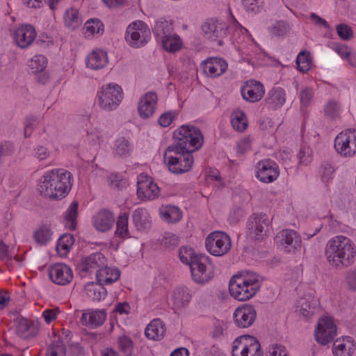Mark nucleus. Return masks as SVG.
Wrapping results in <instances>:
<instances>
[{
  "label": "nucleus",
  "instance_id": "obj_1",
  "mask_svg": "<svg viewBox=\"0 0 356 356\" xmlns=\"http://www.w3.org/2000/svg\"><path fill=\"white\" fill-rule=\"evenodd\" d=\"M325 256L332 267L337 269L348 268L355 261V245L346 236L341 235L334 236L327 243Z\"/></svg>",
  "mask_w": 356,
  "mask_h": 356
},
{
  "label": "nucleus",
  "instance_id": "obj_2",
  "mask_svg": "<svg viewBox=\"0 0 356 356\" xmlns=\"http://www.w3.org/2000/svg\"><path fill=\"white\" fill-rule=\"evenodd\" d=\"M72 175L64 169L47 172L40 179L38 191L44 197L51 200L64 198L71 190Z\"/></svg>",
  "mask_w": 356,
  "mask_h": 356
},
{
  "label": "nucleus",
  "instance_id": "obj_3",
  "mask_svg": "<svg viewBox=\"0 0 356 356\" xmlns=\"http://www.w3.org/2000/svg\"><path fill=\"white\" fill-rule=\"evenodd\" d=\"M261 286L259 275H234L229 281V292L232 297L239 301H245L254 296Z\"/></svg>",
  "mask_w": 356,
  "mask_h": 356
},
{
  "label": "nucleus",
  "instance_id": "obj_4",
  "mask_svg": "<svg viewBox=\"0 0 356 356\" xmlns=\"http://www.w3.org/2000/svg\"><path fill=\"white\" fill-rule=\"evenodd\" d=\"M175 144L179 149L193 153L199 149L203 144L204 137L199 128L192 125H182L175 131L173 134Z\"/></svg>",
  "mask_w": 356,
  "mask_h": 356
},
{
  "label": "nucleus",
  "instance_id": "obj_5",
  "mask_svg": "<svg viewBox=\"0 0 356 356\" xmlns=\"http://www.w3.org/2000/svg\"><path fill=\"white\" fill-rule=\"evenodd\" d=\"M163 160L168 170L175 174L188 172L193 164V156L186 149L169 145L163 154Z\"/></svg>",
  "mask_w": 356,
  "mask_h": 356
},
{
  "label": "nucleus",
  "instance_id": "obj_6",
  "mask_svg": "<svg viewBox=\"0 0 356 356\" xmlns=\"http://www.w3.org/2000/svg\"><path fill=\"white\" fill-rule=\"evenodd\" d=\"M123 99V91L120 86L116 83H108L102 86L97 92V104L105 111L115 110Z\"/></svg>",
  "mask_w": 356,
  "mask_h": 356
},
{
  "label": "nucleus",
  "instance_id": "obj_7",
  "mask_svg": "<svg viewBox=\"0 0 356 356\" xmlns=\"http://www.w3.org/2000/svg\"><path fill=\"white\" fill-rule=\"evenodd\" d=\"M150 38V29L143 21L134 22L127 28L125 40L133 48L137 49L145 46Z\"/></svg>",
  "mask_w": 356,
  "mask_h": 356
},
{
  "label": "nucleus",
  "instance_id": "obj_8",
  "mask_svg": "<svg viewBox=\"0 0 356 356\" xmlns=\"http://www.w3.org/2000/svg\"><path fill=\"white\" fill-rule=\"evenodd\" d=\"M232 356H263L259 341L251 335H242L233 342Z\"/></svg>",
  "mask_w": 356,
  "mask_h": 356
},
{
  "label": "nucleus",
  "instance_id": "obj_9",
  "mask_svg": "<svg viewBox=\"0 0 356 356\" xmlns=\"http://www.w3.org/2000/svg\"><path fill=\"white\" fill-rule=\"evenodd\" d=\"M232 245L229 236L222 232L211 233L205 241V246L210 254L220 257L225 254Z\"/></svg>",
  "mask_w": 356,
  "mask_h": 356
},
{
  "label": "nucleus",
  "instance_id": "obj_10",
  "mask_svg": "<svg viewBox=\"0 0 356 356\" xmlns=\"http://www.w3.org/2000/svg\"><path fill=\"white\" fill-rule=\"evenodd\" d=\"M336 151L343 156L356 154V130L348 129L339 134L334 140Z\"/></svg>",
  "mask_w": 356,
  "mask_h": 356
},
{
  "label": "nucleus",
  "instance_id": "obj_11",
  "mask_svg": "<svg viewBox=\"0 0 356 356\" xmlns=\"http://www.w3.org/2000/svg\"><path fill=\"white\" fill-rule=\"evenodd\" d=\"M270 222L266 213H254L248 222L250 236L255 240L262 239L267 234Z\"/></svg>",
  "mask_w": 356,
  "mask_h": 356
},
{
  "label": "nucleus",
  "instance_id": "obj_12",
  "mask_svg": "<svg viewBox=\"0 0 356 356\" xmlns=\"http://www.w3.org/2000/svg\"><path fill=\"white\" fill-rule=\"evenodd\" d=\"M337 334V326L332 318L324 316L317 323L314 336L317 342L326 345L331 342Z\"/></svg>",
  "mask_w": 356,
  "mask_h": 356
},
{
  "label": "nucleus",
  "instance_id": "obj_13",
  "mask_svg": "<svg viewBox=\"0 0 356 356\" xmlns=\"http://www.w3.org/2000/svg\"><path fill=\"white\" fill-rule=\"evenodd\" d=\"M208 257L200 256V258L195 259L190 266L193 280L198 284H204L210 281L214 273L211 266H207Z\"/></svg>",
  "mask_w": 356,
  "mask_h": 356
},
{
  "label": "nucleus",
  "instance_id": "obj_14",
  "mask_svg": "<svg viewBox=\"0 0 356 356\" xmlns=\"http://www.w3.org/2000/svg\"><path fill=\"white\" fill-rule=\"evenodd\" d=\"M227 26L218 20L209 19L205 22L202 26V30L205 37L211 40H218L219 45L222 44L221 38L227 34Z\"/></svg>",
  "mask_w": 356,
  "mask_h": 356
},
{
  "label": "nucleus",
  "instance_id": "obj_15",
  "mask_svg": "<svg viewBox=\"0 0 356 356\" xmlns=\"http://www.w3.org/2000/svg\"><path fill=\"white\" fill-rule=\"evenodd\" d=\"M257 318V312L252 305H245L238 307L234 313V323L240 328L250 327Z\"/></svg>",
  "mask_w": 356,
  "mask_h": 356
},
{
  "label": "nucleus",
  "instance_id": "obj_16",
  "mask_svg": "<svg viewBox=\"0 0 356 356\" xmlns=\"http://www.w3.org/2000/svg\"><path fill=\"white\" fill-rule=\"evenodd\" d=\"M137 186V194L140 199L153 200L159 195V188L147 175H140Z\"/></svg>",
  "mask_w": 356,
  "mask_h": 356
},
{
  "label": "nucleus",
  "instance_id": "obj_17",
  "mask_svg": "<svg viewBox=\"0 0 356 356\" xmlns=\"http://www.w3.org/2000/svg\"><path fill=\"white\" fill-rule=\"evenodd\" d=\"M279 176L277 165L272 160L259 161L257 164V177L264 183H270Z\"/></svg>",
  "mask_w": 356,
  "mask_h": 356
},
{
  "label": "nucleus",
  "instance_id": "obj_18",
  "mask_svg": "<svg viewBox=\"0 0 356 356\" xmlns=\"http://www.w3.org/2000/svg\"><path fill=\"white\" fill-rule=\"evenodd\" d=\"M241 92L245 100L254 103L262 99L265 90L261 82L250 80L246 81L245 85L241 87Z\"/></svg>",
  "mask_w": 356,
  "mask_h": 356
},
{
  "label": "nucleus",
  "instance_id": "obj_19",
  "mask_svg": "<svg viewBox=\"0 0 356 356\" xmlns=\"http://www.w3.org/2000/svg\"><path fill=\"white\" fill-rule=\"evenodd\" d=\"M49 276L51 281L56 284L65 285L72 280L73 273L68 266L56 264L50 268Z\"/></svg>",
  "mask_w": 356,
  "mask_h": 356
},
{
  "label": "nucleus",
  "instance_id": "obj_20",
  "mask_svg": "<svg viewBox=\"0 0 356 356\" xmlns=\"http://www.w3.org/2000/svg\"><path fill=\"white\" fill-rule=\"evenodd\" d=\"M203 72L208 76H219L227 70V63L220 58H209L201 64Z\"/></svg>",
  "mask_w": 356,
  "mask_h": 356
},
{
  "label": "nucleus",
  "instance_id": "obj_21",
  "mask_svg": "<svg viewBox=\"0 0 356 356\" xmlns=\"http://www.w3.org/2000/svg\"><path fill=\"white\" fill-rule=\"evenodd\" d=\"M157 100L158 97L156 92H149L145 94L138 102V110L140 116L145 119L151 117L154 113Z\"/></svg>",
  "mask_w": 356,
  "mask_h": 356
},
{
  "label": "nucleus",
  "instance_id": "obj_22",
  "mask_svg": "<svg viewBox=\"0 0 356 356\" xmlns=\"http://www.w3.org/2000/svg\"><path fill=\"white\" fill-rule=\"evenodd\" d=\"M115 222L114 214L108 209H101L92 218V225L99 232H105L110 230Z\"/></svg>",
  "mask_w": 356,
  "mask_h": 356
},
{
  "label": "nucleus",
  "instance_id": "obj_23",
  "mask_svg": "<svg viewBox=\"0 0 356 356\" xmlns=\"http://www.w3.org/2000/svg\"><path fill=\"white\" fill-rule=\"evenodd\" d=\"M13 36L19 47L26 48L35 40L36 32L33 26L22 25L14 31Z\"/></svg>",
  "mask_w": 356,
  "mask_h": 356
},
{
  "label": "nucleus",
  "instance_id": "obj_24",
  "mask_svg": "<svg viewBox=\"0 0 356 356\" xmlns=\"http://www.w3.org/2000/svg\"><path fill=\"white\" fill-rule=\"evenodd\" d=\"M106 264L105 257L100 252H96L86 257L79 264L80 271L82 273H91L97 271Z\"/></svg>",
  "mask_w": 356,
  "mask_h": 356
},
{
  "label": "nucleus",
  "instance_id": "obj_25",
  "mask_svg": "<svg viewBox=\"0 0 356 356\" xmlns=\"http://www.w3.org/2000/svg\"><path fill=\"white\" fill-rule=\"evenodd\" d=\"M280 243L287 252L294 251L300 246L301 238L299 234L292 229H284L280 232L278 236Z\"/></svg>",
  "mask_w": 356,
  "mask_h": 356
},
{
  "label": "nucleus",
  "instance_id": "obj_26",
  "mask_svg": "<svg viewBox=\"0 0 356 356\" xmlns=\"http://www.w3.org/2000/svg\"><path fill=\"white\" fill-rule=\"evenodd\" d=\"M355 349L352 337H345L334 341L332 352L335 356H350Z\"/></svg>",
  "mask_w": 356,
  "mask_h": 356
},
{
  "label": "nucleus",
  "instance_id": "obj_27",
  "mask_svg": "<svg viewBox=\"0 0 356 356\" xmlns=\"http://www.w3.org/2000/svg\"><path fill=\"white\" fill-rule=\"evenodd\" d=\"M106 318L104 310H87L82 314L81 321L83 325L90 327L102 325Z\"/></svg>",
  "mask_w": 356,
  "mask_h": 356
},
{
  "label": "nucleus",
  "instance_id": "obj_28",
  "mask_svg": "<svg viewBox=\"0 0 356 356\" xmlns=\"http://www.w3.org/2000/svg\"><path fill=\"white\" fill-rule=\"evenodd\" d=\"M120 272L116 268H111L106 264L98 269L96 273V278L98 283L102 284H111L120 278Z\"/></svg>",
  "mask_w": 356,
  "mask_h": 356
},
{
  "label": "nucleus",
  "instance_id": "obj_29",
  "mask_svg": "<svg viewBox=\"0 0 356 356\" xmlns=\"http://www.w3.org/2000/svg\"><path fill=\"white\" fill-rule=\"evenodd\" d=\"M39 327L38 325L29 321L27 319L22 318L19 319L16 324V333L23 339H29L35 337L38 333Z\"/></svg>",
  "mask_w": 356,
  "mask_h": 356
},
{
  "label": "nucleus",
  "instance_id": "obj_30",
  "mask_svg": "<svg viewBox=\"0 0 356 356\" xmlns=\"http://www.w3.org/2000/svg\"><path fill=\"white\" fill-rule=\"evenodd\" d=\"M318 305V301L312 296H307L301 298L297 304L296 311L298 312L300 316H302L305 318H310L312 316Z\"/></svg>",
  "mask_w": 356,
  "mask_h": 356
},
{
  "label": "nucleus",
  "instance_id": "obj_31",
  "mask_svg": "<svg viewBox=\"0 0 356 356\" xmlns=\"http://www.w3.org/2000/svg\"><path fill=\"white\" fill-rule=\"evenodd\" d=\"M108 63L106 52L102 50H95L90 54L86 59V65L92 70H99L104 67Z\"/></svg>",
  "mask_w": 356,
  "mask_h": 356
},
{
  "label": "nucleus",
  "instance_id": "obj_32",
  "mask_svg": "<svg viewBox=\"0 0 356 356\" xmlns=\"http://www.w3.org/2000/svg\"><path fill=\"white\" fill-rule=\"evenodd\" d=\"M165 329L163 322L159 319H154L147 325L145 330V336L152 340H161L165 334Z\"/></svg>",
  "mask_w": 356,
  "mask_h": 356
},
{
  "label": "nucleus",
  "instance_id": "obj_33",
  "mask_svg": "<svg viewBox=\"0 0 356 356\" xmlns=\"http://www.w3.org/2000/svg\"><path fill=\"white\" fill-rule=\"evenodd\" d=\"M173 25L170 21H168L164 18H160L155 22V24L152 28V31L155 36L162 40L173 33Z\"/></svg>",
  "mask_w": 356,
  "mask_h": 356
},
{
  "label": "nucleus",
  "instance_id": "obj_34",
  "mask_svg": "<svg viewBox=\"0 0 356 356\" xmlns=\"http://www.w3.org/2000/svg\"><path fill=\"white\" fill-rule=\"evenodd\" d=\"M266 101L273 109L282 107L286 102L285 90L280 87L273 88Z\"/></svg>",
  "mask_w": 356,
  "mask_h": 356
},
{
  "label": "nucleus",
  "instance_id": "obj_35",
  "mask_svg": "<svg viewBox=\"0 0 356 356\" xmlns=\"http://www.w3.org/2000/svg\"><path fill=\"white\" fill-rule=\"evenodd\" d=\"M85 291L88 298L93 301H100L106 298V289L99 283L89 282L85 286Z\"/></svg>",
  "mask_w": 356,
  "mask_h": 356
},
{
  "label": "nucleus",
  "instance_id": "obj_36",
  "mask_svg": "<svg viewBox=\"0 0 356 356\" xmlns=\"http://www.w3.org/2000/svg\"><path fill=\"white\" fill-rule=\"evenodd\" d=\"M113 151L115 155L120 157H127L132 151V145L128 138L120 136L115 140Z\"/></svg>",
  "mask_w": 356,
  "mask_h": 356
},
{
  "label": "nucleus",
  "instance_id": "obj_37",
  "mask_svg": "<svg viewBox=\"0 0 356 356\" xmlns=\"http://www.w3.org/2000/svg\"><path fill=\"white\" fill-rule=\"evenodd\" d=\"M161 216L168 222H177L182 218V212L175 206L168 205L161 209Z\"/></svg>",
  "mask_w": 356,
  "mask_h": 356
},
{
  "label": "nucleus",
  "instance_id": "obj_38",
  "mask_svg": "<svg viewBox=\"0 0 356 356\" xmlns=\"http://www.w3.org/2000/svg\"><path fill=\"white\" fill-rule=\"evenodd\" d=\"M191 297L192 296L186 287L177 288L172 296L175 307L181 308L186 306L191 301Z\"/></svg>",
  "mask_w": 356,
  "mask_h": 356
},
{
  "label": "nucleus",
  "instance_id": "obj_39",
  "mask_svg": "<svg viewBox=\"0 0 356 356\" xmlns=\"http://www.w3.org/2000/svg\"><path fill=\"white\" fill-rule=\"evenodd\" d=\"M64 22L66 26L70 29H74L82 24L78 10L74 8H69L64 15Z\"/></svg>",
  "mask_w": 356,
  "mask_h": 356
},
{
  "label": "nucleus",
  "instance_id": "obj_40",
  "mask_svg": "<svg viewBox=\"0 0 356 356\" xmlns=\"http://www.w3.org/2000/svg\"><path fill=\"white\" fill-rule=\"evenodd\" d=\"M52 231L48 225L40 227L33 233V238L39 245H44L51 239Z\"/></svg>",
  "mask_w": 356,
  "mask_h": 356
},
{
  "label": "nucleus",
  "instance_id": "obj_41",
  "mask_svg": "<svg viewBox=\"0 0 356 356\" xmlns=\"http://www.w3.org/2000/svg\"><path fill=\"white\" fill-rule=\"evenodd\" d=\"M74 239L72 234H65L61 236L56 245V250L61 257H65L74 244Z\"/></svg>",
  "mask_w": 356,
  "mask_h": 356
},
{
  "label": "nucleus",
  "instance_id": "obj_42",
  "mask_svg": "<svg viewBox=\"0 0 356 356\" xmlns=\"http://www.w3.org/2000/svg\"><path fill=\"white\" fill-rule=\"evenodd\" d=\"M163 47L168 52L173 53L181 49L182 42L179 35L176 34H170L169 37H166L161 40Z\"/></svg>",
  "mask_w": 356,
  "mask_h": 356
},
{
  "label": "nucleus",
  "instance_id": "obj_43",
  "mask_svg": "<svg viewBox=\"0 0 356 356\" xmlns=\"http://www.w3.org/2000/svg\"><path fill=\"white\" fill-rule=\"evenodd\" d=\"M78 202L76 201H74L72 202L67 211L65 220L67 221V226L70 230H74L76 228V218L78 216Z\"/></svg>",
  "mask_w": 356,
  "mask_h": 356
},
{
  "label": "nucleus",
  "instance_id": "obj_44",
  "mask_svg": "<svg viewBox=\"0 0 356 356\" xmlns=\"http://www.w3.org/2000/svg\"><path fill=\"white\" fill-rule=\"evenodd\" d=\"M66 347L60 339L54 340L48 347L46 356H65Z\"/></svg>",
  "mask_w": 356,
  "mask_h": 356
},
{
  "label": "nucleus",
  "instance_id": "obj_45",
  "mask_svg": "<svg viewBox=\"0 0 356 356\" xmlns=\"http://www.w3.org/2000/svg\"><path fill=\"white\" fill-rule=\"evenodd\" d=\"M128 218L127 213L120 214L117 220V229L115 234L120 237L125 238L129 235L128 230Z\"/></svg>",
  "mask_w": 356,
  "mask_h": 356
},
{
  "label": "nucleus",
  "instance_id": "obj_46",
  "mask_svg": "<svg viewBox=\"0 0 356 356\" xmlns=\"http://www.w3.org/2000/svg\"><path fill=\"white\" fill-rule=\"evenodd\" d=\"M201 255L196 254L194 250L191 248L181 247L179 250V257L180 260L186 264L191 266L192 262L195 261V259L200 258Z\"/></svg>",
  "mask_w": 356,
  "mask_h": 356
},
{
  "label": "nucleus",
  "instance_id": "obj_47",
  "mask_svg": "<svg viewBox=\"0 0 356 356\" xmlns=\"http://www.w3.org/2000/svg\"><path fill=\"white\" fill-rule=\"evenodd\" d=\"M118 346L126 356H130L134 349V342L130 337L122 335L118 338Z\"/></svg>",
  "mask_w": 356,
  "mask_h": 356
},
{
  "label": "nucleus",
  "instance_id": "obj_48",
  "mask_svg": "<svg viewBox=\"0 0 356 356\" xmlns=\"http://www.w3.org/2000/svg\"><path fill=\"white\" fill-rule=\"evenodd\" d=\"M47 60L43 55L35 56L30 61V67L33 73L42 72L47 67Z\"/></svg>",
  "mask_w": 356,
  "mask_h": 356
},
{
  "label": "nucleus",
  "instance_id": "obj_49",
  "mask_svg": "<svg viewBox=\"0 0 356 356\" xmlns=\"http://www.w3.org/2000/svg\"><path fill=\"white\" fill-rule=\"evenodd\" d=\"M298 69L302 72H306L310 69L311 58L306 51H301L296 58Z\"/></svg>",
  "mask_w": 356,
  "mask_h": 356
},
{
  "label": "nucleus",
  "instance_id": "obj_50",
  "mask_svg": "<svg viewBox=\"0 0 356 356\" xmlns=\"http://www.w3.org/2000/svg\"><path fill=\"white\" fill-rule=\"evenodd\" d=\"M147 211L145 209L138 208L132 214L133 222L138 229L145 227Z\"/></svg>",
  "mask_w": 356,
  "mask_h": 356
},
{
  "label": "nucleus",
  "instance_id": "obj_51",
  "mask_svg": "<svg viewBox=\"0 0 356 356\" xmlns=\"http://www.w3.org/2000/svg\"><path fill=\"white\" fill-rule=\"evenodd\" d=\"M15 149V145L11 141L0 142V165L3 163L6 157L13 154Z\"/></svg>",
  "mask_w": 356,
  "mask_h": 356
},
{
  "label": "nucleus",
  "instance_id": "obj_52",
  "mask_svg": "<svg viewBox=\"0 0 356 356\" xmlns=\"http://www.w3.org/2000/svg\"><path fill=\"white\" fill-rule=\"evenodd\" d=\"M340 105L334 100L329 101L325 106L324 112L326 116L334 120L339 115Z\"/></svg>",
  "mask_w": 356,
  "mask_h": 356
},
{
  "label": "nucleus",
  "instance_id": "obj_53",
  "mask_svg": "<svg viewBox=\"0 0 356 356\" xmlns=\"http://www.w3.org/2000/svg\"><path fill=\"white\" fill-rule=\"evenodd\" d=\"M269 30L274 36H283L289 31V24L286 22L280 21L273 24Z\"/></svg>",
  "mask_w": 356,
  "mask_h": 356
},
{
  "label": "nucleus",
  "instance_id": "obj_54",
  "mask_svg": "<svg viewBox=\"0 0 356 356\" xmlns=\"http://www.w3.org/2000/svg\"><path fill=\"white\" fill-rule=\"evenodd\" d=\"M298 156L299 165H307L312 161V150L308 147H302Z\"/></svg>",
  "mask_w": 356,
  "mask_h": 356
},
{
  "label": "nucleus",
  "instance_id": "obj_55",
  "mask_svg": "<svg viewBox=\"0 0 356 356\" xmlns=\"http://www.w3.org/2000/svg\"><path fill=\"white\" fill-rule=\"evenodd\" d=\"M337 35L343 40H349L353 37L352 28L346 24H339L336 28Z\"/></svg>",
  "mask_w": 356,
  "mask_h": 356
},
{
  "label": "nucleus",
  "instance_id": "obj_56",
  "mask_svg": "<svg viewBox=\"0 0 356 356\" xmlns=\"http://www.w3.org/2000/svg\"><path fill=\"white\" fill-rule=\"evenodd\" d=\"M103 27L104 26L99 20L93 19L87 21L84 26L86 31H88L91 34L102 33L104 31Z\"/></svg>",
  "mask_w": 356,
  "mask_h": 356
},
{
  "label": "nucleus",
  "instance_id": "obj_57",
  "mask_svg": "<svg viewBox=\"0 0 356 356\" xmlns=\"http://www.w3.org/2000/svg\"><path fill=\"white\" fill-rule=\"evenodd\" d=\"M178 236L172 233H167L161 240V245L166 248L173 249L179 245Z\"/></svg>",
  "mask_w": 356,
  "mask_h": 356
},
{
  "label": "nucleus",
  "instance_id": "obj_58",
  "mask_svg": "<svg viewBox=\"0 0 356 356\" xmlns=\"http://www.w3.org/2000/svg\"><path fill=\"white\" fill-rule=\"evenodd\" d=\"M232 125L236 131H244L247 127V121L245 118V114L243 113L236 114L235 117L232 119Z\"/></svg>",
  "mask_w": 356,
  "mask_h": 356
},
{
  "label": "nucleus",
  "instance_id": "obj_59",
  "mask_svg": "<svg viewBox=\"0 0 356 356\" xmlns=\"http://www.w3.org/2000/svg\"><path fill=\"white\" fill-rule=\"evenodd\" d=\"M334 172V168L327 163H323L319 169V173L323 181H328L332 179Z\"/></svg>",
  "mask_w": 356,
  "mask_h": 356
},
{
  "label": "nucleus",
  "instance_id": "obj_60",
  "mask_svg": "<svg viewBox=\"0 0 356 356\" xmlns=\"http://www.w3.org/2000/svg\"><path fill=\"white\" fill-rule=\"evenodd\" d=\"M266 356H288V353L284 346L280 344H273L270 346Z\"/></svg>",
  "mask_w": 356,
  "mask_h": 356
},
{
  "label": "nucleus",
  "instance_id": "obj_61",
  "mask_svg": "<svg viewBox=\"0 0 356 356\" xmlns=\"http://www.w3.org/2000/svg\"><path fill=\"white\" fill-rule=\"evenodd\" d=\"M176 116L177 114L174 111L165 112L160 116L159 123L161 126L167 127L171 124Z\"/></svg>",
  "mask_w": 356,
  "mask_h": 356
},
{
  "label": "nucleus",
  "instance_id": "obj_62",
  "mask_svg": "<svg viewBox=\"0 0 356 356\" xmlns=\"http://www.w3.org/2000/svg\"><path fill=\"white\" fill-rule=\"evenodd\" d=\"M60 313L59 307H55L54 309H46L42 312V317L47 323H50L56 319L58 314Z\"/></svg>",
  "mask_w": 356,
  "mask_h": 356
},
{
  "label": "nucleus",
  "instance_id": "obj_63",
  "mask_svg": "<svg viewBox=\"0 0 356 356\" xmlns=\"http://www.w3.org/2000/svg\"><path fill=\"white\" fill-rule=\"evenodd\" d=\"M313 91L311 88H305L302 89L300 92L301 104L305 106H307L313 98Z\"/></svg>",
  "mask_w": 356,
  "mask_h": 356
},
{
  "label": "nucleus",
  "instance_id": "obj_64",
  "mask_svg": "<svg viewBox=\"0 0 356 356\" xmlns=\"http://www.w3.org/2000/svg\"><path fill=\"white\" fill-rule=\"evenodd\" d=\"M345 280L348 288L352 291H356V269L348 270Z\"/></svg>",
  "mask_w": 356,
  "mask_h": 356
}]
</instances>
